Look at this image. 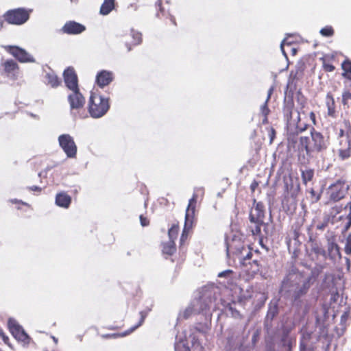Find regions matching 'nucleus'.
I'll list each match as a JSON object with an SVG mask.
<instances>
[{
    "mask_svg": "<svg viewBox=\"0 0 351 351\" xmlns=\"http://www.w3.org/2000/svg\"><path fill=\"white\" fill-rule=\"evenodd\" d=\"M227 251L241 256L240 262L247 280L254 278L260 271L261 268V261L257 258L252 260L253 252L252 248L250 246L246 247L241 241L232 240L230 243H228Z\"/></svg>",
    "mask_w": 351,
    "mask_h": 351,
    "instance_id": "f257e3e1",
    "label": "nucleus"
},
{
    "mask_svg": "<svg viewBox=\"0 0 351 351\" xmlns=\"http://www.w3.org/2000/svg\"><path fill=\"white\" fill-rule=\"evenodd\" d=\"M311 140L308 136H300L297 145L300 152H305L311 156L314 152H321L327 148V141L324 135L312 127L310 131Z\"/></svg>",
    "mask_w": 351,
    "mask_h": 351,
    "instance_id": "f03ea898",
    "label": "nucleus"
},
{
    "mask_svg": "<svg viewBox=\"0 0 351 351\" xmlns=\"http://www.w3.org/2000/svg\"><path fill=\"white\" fill-rule=\"evenodd\" d=\"M282 287L284 288L296 287L293 295L295 300H298L307 293L311 287L310 279L303 280V277L300 274L289 273L284 278Z\"/></svg>",
    "mask_w": 351,
    "mask_h": 351,
    "instance_id": "7ed1b4c3",
    "label": "nucleus"
},
{
    "mask_svg": "<svg viewBox=\"0 0 351 351\" xmlns=\"http://www.w3.org/2000/svg\"><path fill=\"white\" fill-rule=\"evenodd\" d=\"M108 97L91 92L88 101V111L91 117L97 119L104 116L110 109Z\"/></svg>",
    "mask_w": 351,
    "mask_h": 351,
    "instance_id": "20e7f679",
    "label": "nucleus"
},
{
    "mask_svg": "<svg viewBox=\"0 0 351 351\" xmlns=\"http://www.w3.org/2000/svg\"><path fill=\"white\" fill-rule=\"evenodd\" d=\"M197 202V195L193 194L189 199L185 213L184 226L180 237V245H183L188 238L191 229H192L195 220V208Z\"/></svg>",
    "mask_w": 351,
    "mask_h": 351,
    "instance_id": "39448f33",
    "label": "nucleus"
},
{
    "mask_svg": "<svg viewBox=\"0 0 351 351\" xmlns=\"http://www.w3.org/2000/svg\"><path fill=\"white\" fill-rule=\"evenodd\" d=\"M32 12L31 9L19 8L8 10L3 17L8 24L21 25L29 20Z\"/></svg>",
    "mask_w": 351,
    "mask_h": 351,
    "instance_id": "423d86ee",
    "label": "nucleus"
},
{
    "mask_svg": "<svg viewBox=\"0 0 351 351\" xmlns=\"http://www.w3.org/2000/svg\"><path fill=\"white\" fill-rule=\"evenodd\" d=\"M0 73L11 80H16L21 74L20 66L14 60H2Z\"/></svg>",
    "mask_w": 351,
    "mask_h": 351,
    "instance_id": "0eeeda50",
    "label": "nucleus"
},
{
    "mask_svg": "<svg viewBox=\"0 0 351 351\" xmlns=\"http://www.w3.org/2000/svg\"><path fill=\"white\" fill-rule=\"evenodd\" d=\"M349 186L346 180H337L329 187L330 199L336 202L343 199L348 193Z\"/></svg>",
    "mask_w": 351,
    "mask_h": 351,
    "instance_id": "6e6552de",
    "label": "nucleus"
},
{
    "mask_svg": "<svg viewBox=\"0 0 351 351\" xmlns=\"http://www.w3.org/2000/svg\"><path fill=\"white\" fill-rule=\"evenodd\" d=\"M4 49L21 63L35 62L34 58L25 49L16 45L4 46Z\"/></svg>",
    "mask_w": 351,
    "mask_h": 351,
    "instance_id": "1a4fd4ad",
    "label": "nucleus"
},
{
    "mask_svg": "<svg viewBox=\"0 0 351 351\" xmlns=\"http://www.w3.org/2000/svg\"><path fill=\"white\" fill-rule=\"evenodd\" d=\"M58 142L67 157L75 158L76 156L77 146L71 136L67 134H61L58 137Z\"/></svg>",
    "mask_w": 351,
    "mask_h": 351,
    "instance_id": "9d476101",
    "label": "nucleus"
},
{
    "mask_svg": "<svg viewBox=\"0 0 351 351\" xmlns=\"http://www.w3.org/2000/svg\"><path fill=\"white\" fill-rule=\"evenodd\" d=\"M151 311H152L151 308L147 307L145 309H143V311H140V313H139L140 319H139L138 322L134 326L131 327L128 330L125 331L124 332L114 333V334H106V335H103L101 336L102 338H104V339H110V338L115 339V338H117L119 337H124V336L131 334L136 329H137L138 327H140L141 326L143 325V324L145 322V319H146L147 316L148 315V314L150 313Z\"/></svg>",
    "mask_w": 351,
    "mask_h": 351,
    "instance_id": "9b49d317",
    "label": "nucleus"
},
{
    "mask_svg": "<svg viewBox=\"0 0 351 351\" xmlns=\"http://www.w3.org/2000/svg\"><path fill=\"white\" fill-rule=\"evenodd\" d=\"M8 325L10 333L17 341L25 343H29L30 337L15 320L9 319Z\"/></svg>",
    "mask_w": 351,
    "mask_h": 351,
    "instance_id": "f8f14e48",
    "label": "nucleus"
},
{
    "mask_svg": "<svg viewBox=\"0 0 351 351\" xmlns=\"http://www.w3.org/2000/svg\"><path fill=\"white\" fill-rule=\"evenodd\" d=\"M338 156L341 160L351 157V137L337 140Z\"/></svg>",
    "mask_w": 351,
    "mask_h": 351,
    "instance_id": "ddd939ff",
    "label": "nucleus"
},
{
    "mask_svg": "<svg viewBox=\"0 0 351 351\" xmlns=\"http://www.w3.org/2000/svg\"><path fill=\"white\" fill-rule=\"evenodd\" d=\"M72 93L68 96V101L70 104L71 110H80L82 108L85 104V99L80 92V88L71 90Z\"/></svg>",
    "mask_w": 351,
    "mask_h": 351,
    "instance_id": "4468645a",
    "label": "nucleus"
},
{
    "mask_svg": "<svg viewBox=\"0 0 351 351\" xmlns=\"http://www.w3.org/2000/svg\"><path fill=\"white\" fill-rule=\"evenodd\" d=\"M66 86L71 90L78 89L77 75L72 67H69L63 73Z\"/></svg>",
    "mask_w": 351,
    "mask_h": 351,
    "instance_id": "2eb2a0df",
    "label": "nucleus"
},
{
    "mask_svg": "<svg viewBox=\"0 0 351 351\" xmlns=\"http://www.w3.org/2000/svg\"><path fill=\"white\" fill-rule=\"evenodd\" d=\"M265 217V206L262 202H256L252 208L250 213V219L251 222H262Z\"/></svg>",
    "mask_w": 351,
    "mask_h": 351,
    "instance_id": "dca6fc26",
    "label": "nucleus"
},
{
    "mask_svg": "<svg viewBox=\"0 0 351 351\" xmlns=\"http://www.w3.org/2000/svg\"><path fill=\"white\" fill-rule=\"evenodd\" d=\"M84 25L74 21H69L63 25L61 32L66 34H79L85 31Z\"/></svg>",
    "mask_w": 351,
    "mask_h": 351,
    "instance_id": "f3484780",
    "label": "nucleus"
},
{
    "mask_svg": "<svg viewBox=\"0 0 351 351\" xmlns=\"http://www.w3.org/2000/svg\"><path fill=\"white\" fill-rule=\"evenodd\" d=\"M113 73L106 70H102L98 72L96 76V82L101 88L108 86L113 81Z\"/></svg>",
    "mask_w": 351,
    "mask_h": 351,
    "instance_id": "a211bd4d",
    "label": "nucleus"
},
{
    "mask_svg": "<svg viewBox=\"0 0 351 351\" xmlns=\"http://www.w3.org/2000/svg\"><path fill=\"white\" fill-rule=\"evenodd\" d=\"M308 108L305 107H298L297 108V117L296 119L294 120L295 121V128H296V133L298 134L299 133H302L303 132H305L308 130L309 125L306 123L302 122L301 114H306V109Z\"/></svg>",
    "mask_w": 351,
    "mask_h": 351,
    "instance_id": "6ab92c4d",
    "label": "nucleus"
},
{
    "mask_svg": "<svg viewBox=\"0 0 351 351\" xmlns=\"http://www.w3.org/2000/svg\"><path fill=\"white\" fill-rule=\"evenodd\" d=\"M157 12L156 16L160 19H169L171 24L174 26L177 25L176 19L173 16L170 14L168 10H167L162 4V0H158L156 3Z\"/></svg>",
    "mask_w": 351,
    "mask_h": 351,
    "instance_id": "aec40b11",
    "label": "nucleus"
},
{
    "mask_svg": "<svg viewBox=\"0 0 351 351\" xmlns=\"http://www.w3.org/2000/svg\"><path fill=\"white\" fill-rule=\"evenodd\" d=\"M71 201V197L65 191L59 192L56 195L55 203L59 207L69 208Z\"/></svg>",
    "mask_w": 351,
    "mask_h": 351,
    "instance_id": "412c9836",
    "label": "nucleus"
},
{
    "mask_svg": "<svg viewBox=\"0 0 351 351\" xmlns=\"http://www.w3.org/2000/svg\"><path fill=\"white\" fill-rule=\"evenodd\" d=\"M46 84L52 88H57L61 84L60 78L53 71L47 72L45 75Z\"/></svg>",
    "mask_w": 351,
    "mask_h": 351,
    "instance_id": "4be33fe9",
    "label": "nucleus"
},
{
    "mask_svg": "<svg viewBox=\"0 0 351 351\" xmlns=\"http://www.w3.org/2000/svg\"><path fill=\"white\" fill-rule=\"evenodd\" d=\"M294 108V103L292 99L285 102L283 108V114L285 118L288 122L293 120V112Z\"/></svg>",
    "mask_w": 351,
    "mask_h": 351,
    "instance_id": "5701e85b",
    "label": "nucleus"
},
{
    "mask_svg": "<svg viewBox=\"0 0 351 351\" xmlns=\"http://www.w3.org/2000/svg\"><path fill=\"white\" fill-rule=\"evenodd\" d=\"M115 8V0H104L99 10V13L101 15H108Z\"/></svg>",
    "mask_w": 351,
    "mask_h": 351,
    "instance_id": "b1692460",
    "label": "nucleus"
},
{
    "mask_svg": "<svg viewBox=\"0 0 351 351\" xmlns=\"http://www.w3.org/2000/svg\"><path fill=\"white\" fill-rule=\"evenodd\" d=\"M326 106L328 108V115L331 117H335V101L333 96L330 93L326 95Z\"/></svg>",
    "mask_w": 351,
    "mask_h": 351,
    "instance_id": "393cba45",
    "label": "nucleus"
},
{
    "mask_svg": "<svg viewBox=\"0 0 351 351\" xmlns=\"http://www.w3.org/2000/svg\"><path fill=\"white\" fill-rule=\"evenodd\" d=\"M341 69L343 77L348 80L351 84V61L348 59L345 60L341 64Z\"/></svg>",
    "mask_w": 351,
    "mask_h": 351,
    "instance_id": "a878e982",
    "label": "nucleus"
},
{
    "mask_svg": "<svg viewBox=\"0 0 351 351\" xmlns=\"http://www.w3.org/2000/svg\"><path fill=\"white\" fill-rule=\"evenodd\" d=\"M162 250L164 254L173 255L176 251L175 241L169 240L168 242L163 243Z\"/></svg>",
    "mask_w": 351,
    "mask_h": 351,
    "instance_id": "bb28decb",
    "label": "nucleus"
},
{
    "mask_svg": "<svg viewBox=\"0 0 351 351\" xmlns=\"http://www.w3.org/2000/svg\"><path fill=\"white\" fill-rule=\"evenodd\" d=\"M130 36L132 37V40L129 43L128 51H130L132 49V46L138 45L142 42V35L140 32L131 31Z\"/></svg>",
    "mask_w": 351,
    "mask_h": 351,
    "instance_id": "cd10ccee",
    "label": "nucleus"
},
{
    "mask_svg": "<svg viewBox=\"0 0 351 351\" xmlns=\"http://www.w3.org/2000/svg\"><path fill=\"white\" fill-rule=\"evenodd\" d=\"M302 182L306 184L308 182H311L314 177V170L312 169H306L302 171L301 173Z\"/></svg>",
    "mask_w": 351,
    "mask_h": 351,
    "instance_id": "c85d7f7f",
    "label": "nucleus"
},
{
    "mask_svg": "<svg viewBox=\"0 0 351 351\" xmlns=\"http://www.w3.org/2000/svg\"><path fill=\"white\" fill-rule=\"evenodd\" d=\"M180 227L179 223H173L171 227L169 229L168 235L170 241H173L177 239L178 232H179Z\"/></svg>",
    "mask_w": 351,
    "mask_h": 351,
    "instance_id": "c756f323",
    "label": "nucleus"
},
{
    "mask_svg": "<svg viewBox=\"0 0 351 351\" xmlns=\"http://www.w3.org/2000/svg\"><path fill=\"white\" fill-rule=\"evenodd\" d=\"M319 60L322 62V67L324 71L332 72L335 69V66L332 65L327 57H322Z\"/></svg>",
    "mask_w": 351,
    "mask_h": 351,
    "instance_id": "7c9ffc66",
    "label": "nucleus"
},
{
    "mask_svg": "<svg viewBox=\"0 0 351 351\" xmlns=\"http://www.w3.org/2000/svg\"><path fill=\"white\" fill-rule=\"evenodd\" d=\"M272 91H273V89L270 88L269 90V93H268L267 98L265 104L261 107V112H262V114H263V115L264 117H267L268 114L270 112V110L268 108L267 103H268V101L270 99V97H271V95L272 93Z\"/></svg>",
    "mask_w": 351,
    "mask_h": 351,
    "instance_id": "2f4dec72",
    "label": "nucleus"
},
{
    "mask_svg": "<svg viewBox=\"0 0 351 351\" xmlns=\"http://www.w3.org/2000/svg\"><path fill=\"white\" fill-rule=\"evenodd\" d=\"M329 222H330V216L329 215H326L324 217L323 221L319 222L316 225V229L317 230H321V231L324 230L326 229V228L328 226Z\"/></svg>",
    "mask_w": 351,
    "mask_h": 351,
    "instance_id": "473e14b6",
    "label": "nucleus"
},
{
    "mask_svg": "<svg viewBox=\"0 0 351 351\" xmlns=\"http://www.w3.org/2000/svg\"><path fill=\"white\" fill-rule=\"evenodd\" d=\"M319 32L322 36L326 37H330L335 34L334 29L331 26H326L322 28Z\"/></svg>",
    "mask_w": 351,
    "mask_h": 351,
    "instance_id": "72a5a7b5",
    "label": "nucleus"
},
{
    "mask_svg": "<svg viewBox=\"0 0 351 351\" xmlns=\"http://www.w3.org/2000/svg\"><path fill=\"white\" fill-rule=\"evenodd\" d=\"M297 103H298V107H305L308 108V102L307 99L304 96H303L302 94L298 93L297 96Z\"/></svg>",
    "mask_w": 351,
    "mask_h": 351,
    "instance_id": "f704fd0d",
    "label": "nucleus"
},
{
    "mask_svg": "<svg viewBox=\"0 0 351 351\" xmlns=\"http://www.w3.org/2000/svg\"><path fill=\"white\" fill-rule=\"evenodd\" d=\"M337 130V139L339 140L341 138H346L351 137L350 134L348 132H346L343 128H336Z\"/></svg>",
    "mask_w": 351,
    "mask_h": 351,
    "instance_id": "c9c22d12",
    "label": "nucleus"
},
{
    "mask_svg": "<svg viewBox=\"0 0 351 351\" xmlns=\"http://www.w3.org/2000/svg\"><path fill=\"white\" fill-rule=\"evenodd\" d=\"M256 226L252 229L251 232L253 236H261V226L263 225V221L262 222H254Z\"/></svg>",
    "mask_w": 351,
    "mask_h": 351,
    "instance_id": "e433bc0d",
    "label": "nucleus"
},
{
    "mask_svg": "<svg viewBox=\"0 0 351 351\" xmlns=\"http://www.w3.org/2000/svg\"><path fill=\"white\" fill-rule=\"evenodd\" d=\"M333 250L335 251L339 258L341 257L339 245L337 243H331L328 246V251L331 253Z\"/></svg>",
    "mask_w": 351,
    "mask_h": 351,
    "instance_id": "4c0bfd02",
    "label": "nucleus"
},
{
    "mask_svg": "<svg viewBox=\"0 0 351 351\" xmlns=\"http://www.w3.org/2000/svg\"><path fill=\"white\" fill-rule=\"evenodd\" d=\"M345 252L348 255L351 254V235L350 234L346 239V243L345 245Z\"/></svg>",
    "mask_w": 351,
    "mask_h": 351,
    "instance_id": "58836bf2",
    "label": "nucleus"
},
{
    "mask_svg": "<svg viewBox=\"0 0 351 351\" xmlns=\"http://www.w3.org/2000/svg\"><path fill=\"white\" fill-rule=\"evenodd\" d=\"M350 100H351V93L349 91L344 92L342 95L343 104V105L348 104Z\"/></svg>",
    "mask_w": 351,
    "mask_h": 351,
    "instance_id": "ea45409f",
    "label": "nucleus"
},
{
    "mask_svg": "<svg viewBox=\"0 0 351 351\" xmlns=\"http://www.w3.org/2000/svg\"><path fill=\"white\" fill-rule=\"evenodd\" d=\"M10 202L12 203V204H18L19 206H17V208L18 209H21V205L22 206H27L28 208H30V205L26 202H23L22 200H19V199H12L10 200Z\"/></svg>",
    "mask_w": 351,
    "mask_h": 351,
    "instance_id": "a19ab883",
    "label": "nucleus"
},
{
    "mask_svg": "<svg viewBox=\"0 0 351 351\" xmlns=\"http://www.w3.org/2000/svg\"><path fill=\"white\" fill-rule=\"evenodd\" d=\"M310 194H311V198L313 199V202H317L320 199L321 195L317 194L313 189H311L310 190Z\"/></svg>",
    "mask_w": 351,
    "mask_h": 351,
    "instance_id": "79ce46f5",
    "label": "nucleus"
},
{
    "mask_svg": "<svg viewBox=\"0 0 351 351\" xmlns=\"http://www.w3.org/2000/svg\"><path fill=\"white\" fill-rule=\"evenodd\" d=\"M312 250L316 254H320V255H322V256H324L326 254L325 250L324 248H322V247H319V246L313 247Z\"/></svg>",
    "mask_w": 351,
    "mask_h": 351,
    "instance_id": "37998d69",
    "label": "nucleus"
},
{
    "mask_svg": "<svg viewBox=\"0 0 351 351\" xmlns=\"http://www.w3.org/2000/svg\"><path fill=\"white\" fill-rule=\"evenodd\" d=\"M139 219L142 226H147L149 224V220L143 215H140Z\"/></svg>",
    "mask_w": 351,
    "mask_h": 351,
    "instance_id": "c03bdc74",
    "label": "nucleus"
},
{
    "mask_svg": "<svg viewBox=\"0 0 351 351\" xmlns=\"http://www.w3.org/2000/svg\"><path fill=\"white\" fill-rule=\"evenodd\" d=\"M269 140H270V144H271L274 140V138H276V130L274 128H271L269 130Z\"/></svg>",
    "mask_w": 351,
    "mask_h": 351,
    "instance_id": "a18cd8bd",
    "label": "nucleus"
},
{
    "mask_svg": "<svg viewBox=\"0 0 351 351\" xmlns=\"http://www.w3.org/2000/svg\"><path fill=\"white\" fill-rule=\"evenodd\" d=\"M232 274H233V271L231 269H227V270L220 272L218 274V277H219V278L229 277Z\"/></svg>",
    "mask_w": 351,
    "mask_h": 351,
    "instance_id": "49530a36",
    "label": "nucleus"
},
{
    "mask_svg": "<svg viewBox=\"0 0 351 351\" xmlns=\"http://www.w3.org/2000/svg\"><path fill=\"white\" fill-rule=\"evenodd\" d=\"M300 351H315V350L313 348H308L303 341H300Z\"/></svg>",
    "mask_w": 351,
    "mask_h": 351,
    "instance_id": "de8ad7c7",
    "label": "nucleus"
},
{
    "mask_svg": "<svg viewBox=\"0 0 351 351\" xmlns=\"http://www.w3.org/2000/svg\"><path fill=\"white\" fill-rule=\"evenodd\" d=\"M0 337L5 344L10 346L9 337L3 331H0Z\"/></svg>",
    "mask_w": 351,
    "mask_h": 351,
    "instance_id": "09e8293b",
    "label": "nucleus"
},
{
    "mask_svg": "<svg viewBox=\"0 0 351 351\" xmlns=\"http://www.w3.org/2000/svg\"><path fill=\"white\" fill-rule=\"evenodd\" d=\"M27 189L30 191L36 192L37 193H40L42 191V188L37 186H32L27 187Z\"/></svg>",
    "mask_w": 351,
    "mask_h": 351,
    "instance_id": "8fccbe9b",
    "label": "nucleus"
},
{
    "mask_svg": "<svg viewBox=\"0 0 351 351\" xmlns=\"http://www.w3.org/2000/svg\"><path fill=\"white\" fill-rule=\"evenodd\" d=\"M192 312H193L192 308H186L183 313L184 318L187 319L191 315Z\"/></svg>",
    "mask_w": 351,
    "mask_h": 351,
    "instance_id": "3c124183",
    "label": "nucleus"
},
{
    "mask_svg": "<svg viewBox=\"0 0 351 351\" xmlns=\"http://www.w3.org/2000/svg\"><path fill=\"white\" fill-rule=\"evenodd\" d=\"M309 117H310V119L312 121V123L314 125H317V120H316V116H315V114L314 113V112H311L309 113Z\"/></svg>",
    "mask_w": 351,
    "mask_h": 351,
    "instance_id": "603ef678",
    "label": "nucleus"
},
{
    "mask_svg": "<svg viewBox=\"0 0 351 351\" xmlns=\"http://www.w3.org/2000/svg\"><path fill=\"white\" fill-rule=\"evenodd\" d=\"M258 184L256 181H254L252 182V183H251L250 184V189L252 192H254V191L256 190V189L257 188Z\"/></svg>",
    "mask_w": 351,
    "mask_h": 351,
    "instance_id": "864d4df0",
    "label": "nucleus"
},
{
    "mask_svg": "<svg viewBox=\"0 0 351 351\" xmlns=\"http://www.w3.org/2000/svg\"><path fill=\"white\" fill-rule=\"evenodd\" d=\"M295 136L290 134L288 137V141L289 143L295 144L296 143V141L294 140Z\"/></svg>",
    "mask_w": 351,
    "mask_h": 351,
    "instance_id": "5fc2aeb1",
    "label": "nucleus"
},
{
    "mask_svg": "<svg viewBox=\"0 0 351 351\" xmlns=\"http://www.w3.org/2000/svg\"><path fill=\"white\" fill-rule=\"evenodd\" d=\"M286 44V39L283 40L281 43L280 47L283 53H285L284 50V45Z\"/></svg>",
    "mask_w": 351,
    "mask_h": 351,
    "instance_id": "6e6d98bb",
    "label": "nucleus"
},
{
    "mask_svg": "<svg viewBox=\"0 0 351 351\" xmlns=\"http://www.w3.org/2000/svg\"><path fill=\"white\" fill-rule=\"evenodd\" d=\"M348 313H344L341 315V321H345V320H346V319L348 318Z\"/></svg>",
    "mask_w": 351,
    "mask_h": 351,
    "instance_id": "4d7b16f0",
    "label": "nucleus"
},
{
    "mask_svg": "<svg viewBox=\"0 0 351 351\" xmlns=\"http://www.w3.org/2000/svg\"><path fill=\"white\" fill-rule=\"evenodd\" d=\"M350 226H351V221H349L346 226V230H348Z\"/></svg>",
    "mask_w": 351,
    "mask_h": 351,
    "instance_id": "13d9d810",
    "label": "nucleus"
},
{
    "mask_svg": "<svg viewBox=\"0 0 351 351\" xmlns=\"http://www.w3.org/2000/svg\"><path fill=\"white\" fill-rule=\"evenodd\" d=\"M268 122V118L267 117H264V119L263 120V123H267Z\"/></svg>",
    "mask_w": 351,
    "mask_h": 351,
    "instance_id": "bf43d9fd",
    "label": "nucleus"
},
{
    "mask_svg": "<svg viewBox=\"0 0 351 351\" xmlns=\"http://www.w3.org/2000/svg\"><path fill=\"white\" fill-rule=\"evenodd\" d=\"M346 207L349 208L350 211L351 210V201L348 203Z\"/></svg>",
    "mask_w": 351,
    "mask_h": 351,
    "instance_id": "052dcab7",
    "label": "nucleus"
},
{
    "mask_svg": "<svg viewBox=\"0 0 351 351\" xmlns=\"http://www.w3.org/2000/svg\"><path fill=\"white\" fill-rule=\"evenodd\" d=\"M348 219H349L350 221H351V210L348 213Z\"/></svg>",
    "mask_w": 351,
    "mask_h": 351,
    "instance_id": "680f3d73",
    "label": "nucleus"
},
{
    "mask_svg": "<svg viewBox=\"0 0 351 351\" xmlns=\"http://www.w3.org/2000/svg\"><path fill=\"white\" fill-rule=\"evenodd\" d=\"M3 27V21L1 20H0V29L2 28Z\"/></svg>",
    "mask_w": 351,
    "mask_h": 351,
    "instance_id": "e2e57ef3",
    "label": "nucleus"
},
{
    "mask_svg": "<svg viewBox=\"0 0 351 351\" xmlns=\"http://www.w3.org/2000/svg\"><path fill=\"white\" fill-rule=\"evenodd\" d=\"M254 252H255L256 254H259V251H258V250H255V251H254Z\"/></svg>",
    "mask_w": 351,
    "mask_h": 351,
    "instance_id": "0e129e2a",
    "label": "nucleus"
},
{
    "mask_svg": "<svg viewBox=\"0 0 351 351\" xmlns=\"http://www.w3.org/2000/svg\"><path fill=\"white\" fill-rule=\"evenodd\" d=\"M295 234L296 237H298V234H297V232L295 231Z\"/></svg>",
    "mask_w": 351,
    "mask_h": 351,
    "instance_id": "69168bd1",
    "label": "nucleus"
},
{
    "mask_svg": "<svg viewBox=\"0 0 351 351\" xmlns=\"http://www.w3.org/2000/svg\"><path fill=\"white\" fill-rule=\"evenodd\" d=\"M0 351H3L2 349L0 348Z\"/></svg>",
    "mask_w": 351,
    "mask_h": 351,
    "instance_id": "338daca9",
    "label": "nucleus"
}]
</instances>
